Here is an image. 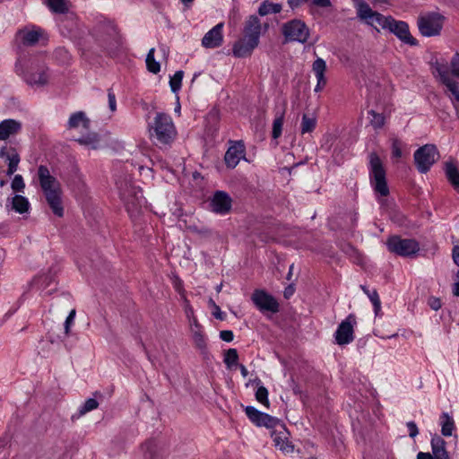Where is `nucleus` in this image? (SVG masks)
Here are the masks:
<instances>
[{
	"mask_svg": "<svg viewBox=\"0 0 459 459\" xmlns=\"http://www.w3.org/2000/svg\"><path fill=\"white\" fill-rule=\"evenodd\" d=\"M387 249L400 256H411L419 252V243L412 238H402L394 235L388 238L386 241Z\"/></svg>",
	"mask_w": 459,
	"mask_h": 459,
	"instance_id": "nucleus-7",
	"label": "nucleus"
},
{
	"mask_svg": "<svg viewBox=\"0 0 459 459\" xmlns=\"http://www.w3.org/2000/svg\"><path fill=\"white\" fill-rule=\"evenodd\" d=\"M302 3H309L314 6L321 8H327L332 5L331 0H288V4L291 9L298 8Z\"/></svg>",
	"mask_w": 459,
	"mask_h": 459,
	"instance_id": "nucleus-31",
	"label": "nucleus"
},
{
	"mask_svg": "<svg viewBox=\"0 0 459 459\" xmlns=\"http://www.w3.org/2000/svg\"><path fill=\"white\" fill-rule=\"evenodd\" d=\"M11 187L15 192H22L23 191V189L25 188V184H24L23 178L21 175L14 176V178L12 181V184H11Z\"/></svg>",
	"mask_w": 459,
	"mask_h": 459,
	"instance_id": "nucleus-50",
	"label": "nucleus"
},
{
	"mask_svg": "<svg viewBox=\"0 0 459 459\" xmlns=\"http://www.w3.org/2000/svg\"><path fill=\"white\" fill-rule=\"evenodd\" d=\"M212 315L215 318L221 320V321L225 320V317H226L225 313L221 312L220 307L218 305H216L215 303H213Z\"/></svg>",
	"mask_w": 459,
	"mask_h": 459,
	"instance_id": "nucleus-57",
	"label": "nucleus"
},
{
	"mask_svg": "<svg viewBox=\"0 0 459 459\" xmlns=\"http://www.w3.org/2000/svg\"><path fill=\"white\" fill-rule=\"evenodd\" d=\"M75 315H76V310L75 309H72L70 311L69 315L67 316L65 323H64L65 335V336H69L70 335L71 326H72V325L74 322Z\"/></svg>",
	"mask_w": 459,
	"mask_h": 459,
	"instance_id": "nucleus-49",
	"label": "nucleus"
},
{
	"mask_svg": "<svg viewBox=\"0 0 459 459\" xmlns=\"http://www.w3.org/2000/svg\"><path fill=\"white\" fill-rule=\"evenodd\" d=\"M244 152L245 146L241 142H237L234 145L229 147L224 155L226 166L230 169H234L238 164L241 156L244 155Z\"/></svg>",
	"mask_w": 459,
	"mask_h": 459,
	"instance_id": "nucleus-19",
	"label": "nucleus"
},
{
	"mask_svg": "<svg viewBox=\"0 0 459 459\" xmlns=\"http://www.w3.org/2000/svg\"><path fill=\"white\" fill-rule=\"evenodd\" d=\"M374 301L372 302V305L374 307V312L376 316H378L380 310H381V301L379 299V296H373Z\"/></svg>",
	"mask_w": 459,
	"mask_h": 459,
	"instance_id": "nucleus-58",
	"label": "nucleus"
},
{
	"mask_svg": "<svg viewBox=\"0 0 459 459\" xmlns=\"http://www.w3.org/2000/svg\"><path fill=\"white\" fill-rule=\"evenodd\" d=\"M451 73L454 76L459 78V53L456 52L451 60Z\"/></svg>",
	"mask_w": 459,
	"mask_h": 459,
	"instance_id": "nucleus-51",
	"label": "nucleus"
},
{
	"mask_svg": "<svg viewBox=\"0 0 459 459\" xmlns=\"http://www.w3.org/2000/svg\"><path fill=\"white\" fill-rule=\"evenodd\" d=\"M98 406H99V403L95 398L87 399L84 402V403L79 408L77 415L72 416V420H74V418H80L81 416L84 415L85 413L97 409Z\"/></svg>",
	"mask_w": 459,
	"mask_h": 459,
	"instance_id": "nucleus-35",
	"label": "nucleus"
},
{
	"mask_svg": "<svg viewBox=\"0 0 459 459\" xmlns=\"http://www.w3.org/2000/svg\"><path fill=\"white\" fill-rule=\"evenodd\" d=\"M80 125L86 130L90 128L91 120L86 117L83 111H77L70 116L67 128H77Z\"/></svg>",
	"mask_w": 459,
	"mask_h": 459,
	"instance_id": "nucleus-26",
	"label": "nucleus"
},
{
	"mask_svg": "<svg viewBox=\"0 0 459 459\" xmlns=\"http://www.w3.org/2000/svg\"><path fill=\"white\" fill-rule=\"evenodd\" d=\"M312 71L314 72L317 83L315 87V91L318 92L324 89V87L326 85V78L325 76V73L326 71V63L325 61L321 58L317 57L312 65Z\"/></svg>",
	"mask_w": 459,
	"mask_h": 459,
	"instance_id": "nucleus-21",
	"label": "nucleus"
},
{
	"mask_svg": "<svg viewBox=\"0 0 459 459\" xmlns=\"http://www.w3.org/2000/svg\"><path fill=\"white\" fill-rule=\"evenodd\" d=\"M360 289L368 297L371 303L374 301L373 296H379L376 289L370 290L366 285H360Z\"/></svg>",
	"mask_w": 459,
	"mask_h": 459,
	"instance_id": "nucleus-56",
	"label": "nucleus"
},
{
	"mask_svg": "<svg viewBox=\"0 0 459 459\" xmlns=\"http://www.w3.org/2000/svg\"><path fill=\"white\" fill-rule=\"evenodd\" d=\"M251 300L261 312H279V303L276 299L264 290H255L251 296Z\"/></svg>",
	"mask_w": 459,
	"mask_h": 459,
	"instance_id": "nucleus-12",
	"label": "nucleus"
},
{
	"mask_svg": "<svg viewBox=\"0 0 459 459\" xmlns=\"http://www.w3.org/2000/svg\"><path fill=\"white\" fill-rule=\"evenodd\" d=\"M406 426L409 430L410 437L414 438L419 434V429L416 423L414 421H408Z\"/></svg>",
	"mask_w": 459,
	"mask_h": 459,
	"instance_id": "nucleus-54",
	"label": "nucleus"
},
{
	"mask_svg": "<svg viewBox=\"0 0 459 459\" xmlns=\"http://www.w3.org/2000/svg\"><path fill=\"white\" fill-rule=\"evenodd\" d=\"M108 99L109 109L114 112L117 109V102L115 93L111 88L108 90Z\"/></svg>",
	"mask_w": 459,
	"mask_h": 459,
	"instance_id": "nucleus-52",
	"label": "nucleus"
},
{
	"mask_svg": "<svg viewBox=\"0 0 459 459\" xmlns=\"http://www.w3.org/2000/svg\"><path fill=\"white\" fill-rule=\"evenodd\" d=\"M417 459H435V456L430 453L419 452L417 455Z\"/></svg>",
	"mask_w": 459,
	"mask_h": 459,
	"instance_id": "nucleus-62",
	"label": "nucleus"
},
{
	"mask_svg": "<svg viewBox=\"0 0 459 459\" xmlns=\"http://www.w3.org/2000/svg\"><path fill=\"white\" fill-rule=\"evenodd\" d=\"M431 449L435 459H450L449 454L446 448V441L438 435H434L431 438Z\"/></svg>",
	"mask_w": 459,
	"mask_h": 459,
	"instance_id": "nucleus-24",
	"label": "nucleus"
},
{
	"mask_svg": "<svg viewBox=\"0 0 459 459\" xmlns=\"http://www.w3.org/2000/svg\"><path fill=\"white\" fill-rule=\"evenodd\" d=\"M77 142L82 145L90 146L91 149H97L100 143V137L98 134L91 133L86 135H82L77 139Z\"/></svg>",
	"mask_w": 459,
	"mask_h": 459,
	"instance_id": "nucleus-36",
	"label": "nucleus"
},
{
	"mask_svg": "<svg viewBox=\"0 0 459 459\" xmlns=\"http://www.w3.org/2000/svg\"><path fill=\"white\" fill-rule=\"evenodd\" d=\"M261 33V23L260 20L255 15H251L246 22L244 28V36L247 39L251 37H256L257 43L259 44V38Z\"/></svg>",
	"mask_w": 459,
	"mask_h": 459,
	"instance_id": "nucleus-25",
	"label": "nucleus"
},
{
	"mask_svg": "<svg viewBox=\"0 0 459 459\" xmlns=\"http://www.w3.org/2000/svg\"><path fill=\"white\" fill-rule=\"evenodd\" d=\"M281 11V4L270 3L268 1H264L258 9V13L261 16L267 15L269 13H278Z\"/></svg>",
	"mask_w": 459,
	"mask_h": 459,
	"instance_id": "nucleus-34",
	"label": "nucleus"
},
{
	"mask_svg": "<svg viewBox=\"0 0 459 459\" xmlns=\"http://www.w3.org/2000/svg\"><path fill=\"white\" fill-rule=\"evenodd\" d=\"M38 178L40 187L53 213L57 217H63L64 208L62 206L60 183L55 177L50 175L49 169L45 165H40L38 168Z\"/></svg>",
	"mask_w": 459,
	"mask_h": 459,
	"instance_id": "nucleus-1",
	"label": "nucleus"
},
{
	"mask_svg": "<svg viewBox=\"0 0 459 459\" xmlns=\"http://www.w3.org/2000/svg\"><path fill=\"white\" fill-rule=\"evenodd\" d=\"M0 157H6L9 160L7 168V175L12 176L18 169L19 162L21 160L19 153L13 147H2L0 149Z\"/></svg>",
	"mask_w": 459,
	"mask_h": 459,
	"instance_id": "nucleus-22",
	"label": "nucleus"
},
{
	"mask_svg": "<svg viewBox=\"0 0 459 459\" xmlns=\"http://www.w3.org/2000/svg\"><path fill=\"white\" fill-rule=\"evenodd\" d=\"M19 33L22 35V42L24 46H34L39 42L43 30L41 29L31 30H20Z\"/></svg>",
	"mask_w": 459,
	"mask_h": 459,
	"instance_id": "nucleus-27",
	"label": "nucleus"
},
{
	"mask_svg": "<svg viewBox=\"0 0 459 459\" xmlns=\"http://www.w3.org/2000/svg\"><path fill=\"white\" fill-rule=\"evenodd\" d=\"M316 126V118L314 116L303 114L301 125H300L301 134H305L307 133L313 132L315 130Z\"/></svg>",
	"mask_w": 459,
	"mask_h": 459,
	"instance_id": "nucleus-32",
	"label": "nucleus"
},
{
	"mask_svg": "<svg viewBox=\"0 0 459 459\" xmlns=\"http://www.w3.org/2000/svg\"><path fill=\"white\" fill-rule=\"evenodd\" d=\"M444 170L448 182L455 190L459 191V169L456 163L453 160L446 161Z\"/></svg>",
	"mask_w": 459,
	"mask_h": 459,
	"instance_id": "nucleus-23",
	"label": "nucleus"
},
{
	"mask_svg": "<svg viewBox=\"0 0 459 459\" xmlns=\"http://www.w3.org/2000/svg\"><path fill=\"white\" fill-rule=\"evenodd\" d=\"M283 122H284V112L281 113L273 120V131H272V137L273 139H278L281 135Z\"/></svg>",
	"mask_w": 459,
	"mask_h": 459,
	"instance_id": "nucleus-43",
	"label": "nucleus"
},
{
	"mask_svg": "<svg viewBox=\"0 0 459 459\" xmlns=\"http://www.w3.org/2000/svg\"><path fill=\"white\" fill-rule=\"evenodd\" d=\"M369 182L374 192L380 196H387L390 194L386 179V171L384 164L376 152L368 155Z\"/></svg>",
	"mask_w": 459,
	"mask_h": 459,
	"instance_id": "nucleus-4",
	"label": "nucleus"
},
{
	"mask_svg": "<svg viewBox=\"0 0 459 459\" xmlns=\"http://www.w3.org/2000/svg\"><path fill=\"white\" fill-rule=\"evenodd\" d=\"M222 28L223 23H218L213 28H212L204 36L202 39V45L206 48H215L221 47L223 42Z\"/></svg>",
	"mask_w": 459,
	"mask_h": 459,
	"instance_id": "nucleus-18",
	"label": "nucleus"
},
{
	"mask_svg": "<svg viewBox=\"0 0 459 459\" xmlns=\"http://www.w3.org/2000/svg\"><path fill=\"white\" fill-rule=\"evenodd\" d=\"M281 33L286 42L297 41L304 44L309 38V28L303 21L293 19L282 24Z\"/></svg>",
	"mask_w": 459,
	"mask_h": 459,
	"instance_id": "nucleus-6",
	"label": "nucleus"
},
{
	"mask_svg": "<svg viewBox=\"0 0 459 459\" xmlns=\"http://www.w3.org/2000/svg\"><path fill=\"white\" fill-rule=\"evenodd\" d=\"M12 208L18 213H25L30 209L29 200L21 195H15L12 198Z\"/></svg>",
	"mask_w": 459,
	"mask_h": 459,
	"instance_id": "nucleus-30",
	"label": "nucleus"
},
{
	"mask_svg": "<svg viewBox=\"0 0 459 459\" xmlns=\"http://www.w3.org/2000/svg\"><path fill=\"white\" fill-rule=\"evenodd\" d=\"M429 306L435 311H437L442 307V302L439 298L431 296L428 300Z\"/></svg>",
	"mask_w": 459,
	"mask_h": 459,
	"instance_id": "nucleus-53",
	"label": "nucleus"
},
{
	"mask_svg": "<svg viewBox=\"0 0 459 459\" xmlns=\"http://www.w3.org/2000/svg\"><path fill=\"white\" fill-rule=\"evenodd\" d=\"M117 186L128 214L131 218H136L146 203L142 190L126 180L117 181Z\"/></svg>",
	"mask_w": 459,
	"mask_h": 459,
	"instance_id": "nucleus-3",
	"label": "nucleus"
},
{
	"mask_svg": "<svg viewBox=\"0 0 459 459\" xmlns=\"http://www.w3.org/2000/svg\"><path fill=\"white\" fill-rule=\"evenodd\" d=\"M368 113L372 117L370 119V125L374 127V129H381L385 126V117L383 114L377 113L373 109L368 110Z\"/></svg>",
	"mask_w": 459,
	"mask_h": 459,
	"instance_id": "nucleus-42",
	"label": "nucleus"
},
{
	"mask_svg": "<svg viewBox=\"0 0 459 459\" xmlns=\"http://www.w3.org/2000/svg\"><path fill=\"white\" fill-rule=\"evenodd\" d=\"M294 291H295L294 285L292 283L288 285L285 288L284 292H283L284 298L290 299L294 294Z\"/></svg>",
	"mask_w": 459,
	"mask_h": 459,
	"instance_id": "nucleus-59",
	"label": "nucleus"
},
{
	"mask_svg": "<svg viewBox=\"0 0 459 459\" xmlns=\"http://www.w3.org/2000/svg\"><path fill=\"white\" fill-rule=\"evenodd\" d=\"M209 206L212 212L226 215L231 211L232 198L225 191L217 190L211 198Z\"/></svg>",
	"mask_w": 459,
	"mask_h": 459,
	"instance_id": "nucleus-14",
	"label": "nucleus"
},
{
	"mask_svg": "<svg viewBox=\"0 0 459 459\" xmlns=\"http://www.w3.org/2000/svg\"><path fill=\"white\" fill-rule=\"evenodd\" d=\"M143 459H165L168 453L155 439H149L142 446Z\"/></svg>",
	"mask_w": 459,
	"mask_h": 459,
	"instance_id": "nucleus-17",
	"label": "nucleus"
},
{
	"mask_svg": "<svg viewBox=\"0 0 459 459\" xmlns=\"http://www.w3.org/2000/svg\"><path fill=\"white\" fill-rule=\"evenodd\" d=\"M359 19L364 21L368 25L375 28L377 31V25L380 26L383 30H387L390 26V22L393 21L391 15L385 16L382 13L373 11L368 4H362L359 9Z\"/></svg>",
	"mask_w": 459,
	"mask_h": 459,
	"instance_id": "nucleus-10",
	"label": "nucleus"
},
{
	"mask_svg": "<svg viewBox=\"0 0 459 459\" xmlns=\"http://www.w3.org/2000/svg\"><path fill=\"white\" fill-rule=\"evenodd\" d=\"M220 338L227 342H230L233 341L234 333L230 330H222L220 332Z\"/></svg>",
	"mask_w": 459,
	"mask_h": 459,
	"instance_id": "nucleus-55",
	"label": "nucleus"
},
{
	"mask_svg": "<svg viewBox=\"0 0 459 459\" xmlns=\"http://www.w3.org/2000/svg\"><path fill=\"white\" fill-rule=\"evenodd\" d=\"M452 256L455 264L459 266V246H455L452 251Z\"/></svg>",
	"mask_w": 459,
	"mask_h": 459,
	"instance_id": "nucleus-61",
	"label": "nucleus"
},
{
	"mask_svg": "<svg viewBox=\"0 0 459 459\" xmlns=\"http://www.w3.org/2000/svg\"><path fill=\"white\" fill-rule=\"evenodd\" d=\"M223 361L228 368H231L233 366H237L238 361V351L234 348H230L227 350L224 353Z\"/></svg>",
	"mask_w": 459,
	"mask_h": 459,
	"instance_id": "nucleus-39",
	"label": "nucleus"
},
{
	"mask_svg": "<svg viewBox=\"0 0 459 459\" xmlns=\"http://www.w3.org/2000/svg\"><path fill=\"white\" fill-rule=\"evenodd\" d=\"M190 326L191 330H199L202 331V325L199 324L197 318L195 316H193L192 319H190Z\"/></svg>",
	"mask_w": 459,
	"mask_h": 459,
	"instance_id": "nucleus-60",
	"label": "nucleus"
},
{
	"mask_svg": "<svg viewBox=\"0 0 459 459\" xmlns=\"http://www.w3.org/2000/svg\"><path fill=\"white\" fill-rule=\"evenodd\" d=\"M443 84L447 87L455 100L459 102V83L452 79H447Z\"/></svg>",
	"mask_w": 459,
	"mask_h": 459,
	"instance_id": "nucleus-45",
	"label": "nucleus"
},
{
	"mask_svg": "<svg viewBox=\"0 0 459 459\" xmlns=\"http://www.w3.org/2000/svg\"><path fill=\"white\" fill-rule=\"evenodd\" d=\"M402 146H403V143L402 142L397 139V138H394L392 140V157L394 158V159H400L403 155V152H402Z\"/></svg>",
	"mask_w": 459,
	"mask_h": 459,
	"instance_id": "nucleus-48",
	"label": "nucleus"
},
{
	"mask_svg": "<svg viewBox=\"0 0 459 459\" xmlns=\"http://www.w3.org/2000/svg\"><path fill=\"white\" fill-rule=\"evenodd\" d=\"M184 77V72L182 70L177 71L172 77L169 79V86L173 93H178L182 86V80Z\"/></svg>",
	"mask_w": 459,
	"mask_h": 459,
	"instance_id": "nucleus-40",
	"label": "nucleus"
},
{
	"mask_svg": "<svg viewBox=\"0 0 459 459\" xmlns=\"http://www.w3.org/2000/svg\"><path fill=\"white\" fill-rule=\"evenodd\" d=\"M48 75L43 69L26 75V82L30 85L43 86L48 83Z\"/></svg>",
	"mask_w": 459,
	"mask_h": 459,
	"instance_id": "nucleus-28",
	"label": "nucleus"
},
{
	"mask_svg": "<svg viewBox=\"0 0 459 459\" xmlns=\"http://www.w3.org/2000/svg\"><path fill=\"white\" fill-rule=\"evenodd\" d=\"M22 125L20 121L8 118L0 122V141H5L9 137L16 135L22 131Z\"/></svg>",
	"mask_w": 459,
	"mask_h": 459,
	"instance_id": "nucleus-20",
	"label": "nucleus"
},
{
	"mask_svg": "<svg viewBox=\"0 0 459 459\" xmlns=\"http://www.w3.org/2000/svg\"><path fill=\"white\" fill-rule=\"evenodd\" d=\"M245 413L248 420L256 427H265L272 429L280 427L285 430V425L278 418L273 417L268 413L263 412L254 406L248 405L245 408Z\"/></svg>",
	"mask_w": 459,
	"mask_h": 459,
	"instance_id": "nucleus-9",
	"label": "nucleus"
},
{
	"mask_svg": "<svg viewBox=\"0 0 459 459\" xmlns=\"http://www.w3.org/2000/svg\"><path fill=\"white\" fill-rule=\"evenodd\" d=\"M356 324V316L354 314H350L341 322L334 333L335 342L338 345L342 346L353 342L355 338L353 327Z\"/></svg>",
	"mask_w": 459,
	"mask_h": 459,
	"instance_id": "nucleus-11",
	"label": "nucleus"
},
{
	"mask_svg": "<svg viewBox=\"0 0 459 459\" xmlns=\"http://www.w3.org/2000/svg\"><path fill=\"white\" fill-rule=\"evenodd\" d=\"M255 399L257 402L264 404L265 407H269L270 403L268 399V390L264 385L258 386L256 392H255Z\"/></svg>",
	"mask_w": 459,
	"mask_h": 459,
	"instance_id": "nucleus-44",
	"label": "nucleus"
},
{
	"mask_svg": "<svg viewBox=\"0 0 459 459\" xmlns=\"http://www.w3.org/2000/svg\"><path fill=\"white\" fill-rule=\"evenodd\" d=\"M431 65L439 75L442 83L446 82L447 79H451L449 77L448 67L446 64H441L436 60L435 62H431Z\"/></svg>",
	"mask_w": 459,
	"mask_h": 459,
	"instance_id": "nucleus-41",
	"label": "nucleus"
},
{
	"mask_svg": "<svg viewBox=\"0 0 459 459\" xmlns=\"http://www.w3.org/2000/svg\"><path fill=\"white\" fill-rule=\"evenodd\" d=\"M106 38L100 39V45L108 55H114L123 44L122 36L115 25L106 27Z\"/></svg>",
	"mask_w": 459,
	"mask_h": 459,
	"instance_id": "nucleus-13",
	"label": "nucleus"
},
{
	"mask_svg": "<svg viewBox=\"0 0 459 459\" xmlns=\"http://www.w3.org/2000/svg\"><path fill=\"white\" fill-rule=\"evenodd\" d=\"M149 133L152 143L160 148L170 146L177 135L173 121L166 113H157Z\"/></svg>",
	"mask_w": 459,
	"mask_h": 459,
	"instance_id": "nucleus-2",
	"label": "nucleus"
},
{
	"mask_svg": "<svg viewBox=\"0 0 459 459\" xmlns=\"http://www.w3.org/2000/svg\"><path fill=\"white\" fill-rule=\"evenodd\" d=\"M193 339L196 349H198L202 355L208 354L207 344L202 331L193 330Z\"/></svg>",
	"mask_w": 459,
	"mask_h": 459,
	"instance_id": "nucleus-33",
	"label": "nucleus"
},
{
	"mask_svg": "<svg viewBox=\"0 0 459 459\" xmlns=\"http://www.w3.org/2000/svg\"><path fill=\"white\" fill-rule=\"evenodd\" d=\"M444 16L438 13H429L418 18V28L424 37H433L440 34L443 28Z\"/></svg>",
	"mask_w": 459,
	"mask_h": 459,
	"instance_id": "nucleus-8",
	"label": "nucleus"
},
{
	"mask_svg": "<svg viewBox=\"0 0 459 459\" xmlns=\"http://www.w3.org/2000/svg\"><path fill=\"white\" fill-rule=\"evenodd\" d=\"M258 46L256 37L247 39L244 38L238 39L233 45L232 52L236 57H246L252 54L253 50Z\"/></svg>",
	"mask_w": 459,
	"mask_h": 459,
	"instance_id": "nucleus-16",
	"label": "nucleus"
},
{
	"mask_svg": "<svg viewBox=\"0 0 459 459\" xmlns=\"http://www.w3.org/2000/svg\"><path fill=\"white\" fill-rule=\"evenodd\" d=\"M387 30L394 33L405 44L410 46H417L419 44L418 40L411 35L408 23L403 21H396L393 17Z\"/></svg>",
	"mask_w": 459,
	"mask_h": 459,
	"instance_id": "nucleus-15",
	"label": "nucleus"
},
{
	"mask_svg": "<svg viewBox=\"0 0 459 459\" xmlns=\"http://www.w3.org/2000/svg\"><path fill=\"white\" fill-rule=\"evenodd\" d=\"M52 281L53 277L51 275H43L34 279L33 285H37L39 289H46L48 286H49Z\"/></svg>",
	"mask_w": 459,
	"mask_h": 459,
	"instance_id": "nucleus-47",
	"label": "nucleus"
},
{
	"mask_svg": "<svg viewBox=\"0 0 459 459\" xmlns=\"http://www.w3.org/2000/svg\"><path fill=\"white\" fill-rule=\"evenodd\" d=\"M439 158V152L435 144L427 143L414 152V164L420 173L429 172Z\"/></svg>",
	"mask_w": 459,
	"mask_h": 459,
	"instance_id": "nucleus-5",
	"label": "nucleus"
},
{
	"mask_svg": "<svg viewBox=\"0 0 459 459\" xmlns=\"http://www.w3.org/2000/svg\"><path fill=\"white\" fill-rule=\"evenodd\" d=\"M154 52H155V49L154 48H151L147 54V56H146V66H147V70L152 73V74H158L160 70V65L159 62H157L154 58Z\"/></svg>",
	"mask_w": 459,
	"mask_h": 459,
	"instance_id": "nucleus-38",
	"label": "nucleus"
},
{
	"mask_svg": "<svg viewBox=\"0 0 459 459\" xmlns=\"http://www.w3.org/2000/svg\"><path fill=\"white\" fill-rule=\"evenodd\" d=\"M439 421L442 435L445 437L452 436L453 430L455 429L454 419L447 412H442Z\"/></svg>",
	"mask_w": 459,
	"mask_h": 459,
	"instance_id": "nucleus-29",
	"label": "nucleus"
},
{
	"mask_svg": "<svg viewBox=\"0 0 459 459\" xmlns=\"http://www.w3.org/2000/svg\"><path fill=\"white\" fill-rule=\"evenodd\" d=\"M174 287L175 289L178 291V292H181L183 290V287H182V281L181 280L175 276V280H174Z\"/></svg>",
	"mask_w": 459,
	"mask_h": 459,
	"instance_id": "nucleus-64",
	"label": "nucleus"
},
{
	"mask_svg": "<svg viewBox=\"0 0 459 459\" xmlns=\"http://www.w3.org/2000/svg\"><path fill=\"white\" fill-rule=\"evenodd\" d=\"M282 429V431L281 430L279 432V435H276L275 431H274V432L272 433V436L273 437L274 436L273 441H274L275 445L277 446H280V448L281 450H285V447H284L283 444H284V440L287 439L288 431H287L286 428H285V430L283 429Z\"/></svg>",
	"mask_w": 459,
	"mask_h": 459,
	"instance_id": "nucleus-46",
	"label": "nucleus"
},
{
	"mask_svg": "<svg viewBox=\"0 0 459 459\" xmlns=\"http://www.w3.org/2000/svg\"><path fill=\"white\" fill-rule=\"evenodd\" d=\"M194 231L200 235H204V236L211 235V230L208 228L197 229L196 227H195Z\"/></svg>",
	"mask_w": 459,
	"mask_h": 459,
	"instance_id": "nucleus-63",
	"label": "nucleus"
},
{
	"mask_svg": "<svg viewBox=\"0 0 459 459\" xmlns=\"http://www.w3.org/2000/svg\"><path fill=\"white\" fill-rule=\"evenodd\" d=\"M48 8L56 13H66L68 7L65 0H46Z\"/></svg>",
	"mask_w": 459,
	"mask_h": 459,
	"instance_id": "nucleus-37",
	"label": "nucleus"
}]
</instances>
